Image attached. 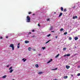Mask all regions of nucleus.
<instances>
[{
    "label": "nucleus",
    "instance_id": "1",
    "mask_svg": "<svg viewBox=\"0 0 80 80\" xmlns=\"http://www.w3.org/2000/svg\"><path fill=\"white\" fill-rule=\"evenodd\" d=\"M26 22H30V17H29L28 16L27 17Z\"/></svg>",
    "mask_w": 80,
    "mask_h": 80
},
{
    "label": "nucleus",
    "instance_id": "2",
    "mask_svg": "<svg viewBox=\"0 0 80 80\" xmlns=\"http://www.w3.org/2000/svg\"><path fill=\"white\" fill-rule=\"evenodd\" d=\"M9 47H12V50H14V46H13V44H10L9 46Z\"/></svg>",
    "mask_w": 80,
    "mask_h": 80
},
{
    "label": "nucleus",
    "instance_id": "3",
    "mask_svg": "<svg viewBox=\"0 0 80 80\" xmlns=\"http://www.w3.org/2000/svg\"><path fill=\"white\" fill-rule=\"evenodd\" d=\"M70 66L66 65V68L67 69H68V68H70Z\"/></svg>",
    "mask_w": 80,
    "mask_h": 80
},
{
    "label": "nucleus",
    "instance_id": "4",
    "mask_svg": "<svg viewBox=\"0 0 80 80\" xmlns=\"http://www.w3.org/2000/svg\"><path fill=\"white\" fill-rule=\"evenodd\" d=\"M24 42L25 43H28L30 42H29V41H25Z\"/></svg>",
    "mask_w": 80,
    "mask_h": 80
},
{
    "label": "nucleus",
    "instance_id": "5",
    "mask_svg": "<svg viewBox=\"0 0 80 80\" xmlns=\"http://www.w3.org/2000/svg\"><path fill=\"white\" fill-rule=\"evenodd\" d=\"M28 50H29V51H31V50H32V48L30 47L28 48Z\"/></svg>",
    "mask_w": 80,
    "mask_h": 80
},
{
    "label": "nucleus",
    "instance_id": "6",
    "mask_svg": "<svg viewBox=\"0 0 80 80\" xmlns=\"http://www.w3.org/2000/svg\"><path fill=\"white\" fill-rule=\"evenodd\" d=\"M78 39V37H75L74 38V39L75 40H77Z\"/></svg>",
    "mask_w": 80,
    "mask_h": 80
},
{
    "label": "nucleus",
    "instance_id": "7",
    "mask_svg": "<svg viewBox=\"0 0 80 80\" xmlns=\"http://www.w3.org/2000/svg\"><path fill=\"white\" fill-rule=\"evenodd\" d=\"M7 77V75H4L2 77V78H5Z\"/></svg>",
    "mask_w": 80,
    "mask_h": 80
},
{
    "label": "nucleus",
    "instance_id": "8",
    "mask_svg": "<svg viewBox=\"0 0 80 80\" xmlns=\"http://www.w3.org/2000/svg\"><path fill=\"white\" fill-rule=\"evenodd\" d=\"M73 19H75V18H77V16H76L75 17L73 16Z\"/></svg>",
    "mask_w": 80,
    "mask_h": 80
},
{
    "label": "nucleus",
    "instance_id": "9",
    "mask_svg": "<svg viewBox=\"0 0 80 80\" xmlns=\"http://www.w3.org/2000/svg\"><path fill=\"white\" fill-rule=\"evenodd\" d=\"M22 60L24 62H25V61H26V60H27V59H25V58H23L22 59Z\"/></svg>",
    "mask_w": 80,
    "mask_h": 80
},
{
    "label": "nucleus",
    "instance_id": "10",
    "mask_svg": "<svg viewBox=\"0 0 80 80\" xmlns=\"http://www.w3.org/2000/svg\"><path fill=\"white\" fill-rule=\"evenodd\" d=\"M61 11L62 12H63V7H61Z\"/></svg>",
    "mask_w": 80,
    "mask_h": 80
},
{
    "label": "nucleus",
    "instance_id": "11",
    "mask_svg": "<svg viewBox=\"0 0 80 80\" xmlns=\"http://www.w3.org/2000/svg\"><path fill=\"white\" fill-rule=\"evenodd\" d=\"M19 45H20V43H19L18 44V45L17 46L18 47V48H20V46Z\"/></svg>",
    "mask_w": 80,
    "mask_h": 80
},
{
    "label": "nucleus",
    "instance_id": "12",
    "mask_svg": "<svg viewBox=\"0 0 80 80\" xmlns=\"http://www.w3.org/2000/svg\"><path fill=\"white\" fill-rule=\"evenodd\" d=\"M60 55V54H58L56 55V56L55 57V58H57V57H58V56Z\"/></svg>",
    "mask_w": 80,
    "mask_h": 80
},
{
    "label": "nucleus",
    "instance_id": "13",
    "mask_svg": "<svg viewBox=\"0 0 80 80\" xmlns=\"http://www.w3.org/2000/svg\"><path fill=\"white\" fill-rule=\"evenodd\" d=\"M35 66L37 68H38V64H36Z\"/></svg>",
    "mask_w": 80,
    "mask_h": 80
},
{
    "label": "nucleus",
    "instance_id": "14",
    "mask_svg": "<svg viewBox=\"0 0 80 80\" xmlns=\"http://www.w3.org/2000/svg\"><path fill=\"white\" fill-rule=\"evenodd\" d=\"M68 78V76H64V78L65 79H66V78Z\"/></svg>",
    "mask_w": 80,
    "mask_h": 80
},
{
    "label": "nucleus",
    "instance_id": "15",
    "mask_svg": "<svg viewBox=\"0 0 80 80\" xmlns=\"http://www.w3.org/2000/svg\"><path fill=\"white\" fill-rule=\"evenodd\" d=\"M13 69H11V70L9 72H10V73H12V72H13Z\"/></svg>",
    "mask_w": 80,
    "mask_h": 80
},
{
    "label": "nucleus",
    "instance_id": "16",
    "mask_svg": "<svg viewBox=\"0 0 80 80\" xmlns=\"http://www.w3.org/2000/svg\"><path fill=\"white\" fill-rule=\"evenodd\" d=\"M64 30V29H63V28H61V29H60V31H61V32H62V31H63Z\"/></svg>",
    "mask_w": 80,
    "mask_h": 80
},
{
    "label": "nucleus",
    "instance_id": "17",
    "mask_svg": "<svg viewBox=\"0 0 80 80\" xmlns=\"http://www.w3.org/2000/svg\"><path fill=\"white\" fill-rule=\"evenodd\" d=\"M70 54H66V56L67 57H69V56H70Z\"/></svg>",
    "mask_w": 80,
    "mask_h": 80
},
{
    "label": "nucleus",
    "instance_id": "18",
    "mask_svg": "<svg viewBox=\"0 0 80 80\" xmlns=\"http://www.w3.org/2000/svg\"><path fill=\"white\" fill-rule=\"evenodd\" d=\"M66 11H67V9H64L63 12H66Z\"/></svg>",
    "mask_w": 80,
    "mask_h": 80
},
{
    "label": "nucleus",
    "instance_id": "19",
    "mask_svg": "<svg viewBox=\"0 0 80 80\" xmlns=\"http://www.w3.org/2000/svg\"><path fill=\"white\" fill-rule=\"evenodd\" d=\"M43 72H40L39 73H38V74H42V73Z\"/></svg>",
    "mask_w": 80,
    "mask_h": 80
},
{
    "label": "nucleus",
    "instance_id": "20",
    "mask_svg": "<svg viewBox=\"0 0 80 80\" xmlns=\"http://www.w3.org/2000/svg\"><path fill=\"white\" fill-rule=\"evenodd\" d=\"M66 49H67V48H63V50H66Z\"/></svg>",
    "mask_w": 80,
    "mask_h": 80
},
{
    "label": "nucleus",
    "instance_id": "21",
    "mask_svg": "<svg viewBox=\"0 0 80 80\" xmlns=\"http://www.w3.org/2000/svg\"><path fill=\"white\" fill-rule=\"evenodd\" d=\"M58 68H55V69H52V70H57Z\"/></svg>",
    "mask_w": 80,
    "mask_h": 80
},
{
    "label": "nucleus",
    "instance_id": "22",
    "mask_svg": "<svg viewBox=\"0 0 80 80\" xmlns=\"http://www.w3.org/2000/svg\"><path fill=\"white\" fill-rule=\"evenodd\" d=\"M50 40L48 41L47 42H46V44H47V43H48V42H50Z\"/></svg>",
    "mask_w": 80,
    "mask_h": 80
},
{
    "label": "nucleus",
    "instance_id": "23",
    "mask_svg": "<svg viewBox=\"0 0 80 80\" xmlns=\"http://www.w3.org/2000/svg\"><path fill=\"white\" fill-rule=\"evenodd\" d=\"M64 35H67V32H65L64 33Z\"/></svg>",
    "mask_w": 80,
    "mask_h": 80
},
{
    "label": "nucleus",
    "instance_id": "24",
    "mask_svg": "<svg viewBox=\"0 0 80 80\" xmlns=\"http://www.w3.org/2000/svg\"><path fill=\"white\" fill-rule=\"evenodd\" d=\"M50 35H51V34H49L47 36V37H50Z\"/></svg>",
    "mask_w": 80,
    "mask_h": 80
},
{
    "label": "nucleus",
    "instance_id": "25",
    "mask_svg": "<svg viewBox=\"0 0 80 80\" xmlns=\"http://www.w3.org/2000/svg\"><path fill=\"white\" fill-rule=\"evenodd\" d=\"M12 68V67H11L9 68V70H11Z\"/></svg>",
    "mask_w": 80,
    "mask_h": 80
},
{
    "label": "nucleus",
    "instance_id": "26",
    "mask_svg": "<svg viewBox=\"0 0 80 80\" xmlns=\"http://www.w3.org/2000/svg\"><path fill=\"white\" fill-rule=\"evenodd\" d=\"M42 49L43 50H44V49H45V47H42Z\"/></svg>",
    "mask_w": 80,
    "mask_h": 80
},
{
    "label": "nucleus",
    "instance_id": "27",
    "mask_svg": "<svg viewBox=\"0 0 80 80\" xmlns=\"http://www.w3.org/2000/svg\"><path fill=\"white\" fill-rule=\"evenodd\" d=\"M69 40H72V38L71 37H69Z\"/></svg>",
    "mask_w": 80,
    "mask_h": 80
},
{
    "label": "nucleus",
    "instance_id": "28",
    "mask_svg": "<svg viewBox=\"0 0 80 80\" xmlns=\"http://www.w3.org/2000/svg\"><path fill=\"white\" fill-rule=\"evenodd\" d=\"M47 21H50V19L48 18V19H47Z\"/></svg>",
    "mask_w": 80,
    "mask_h": 80
},
{
    "label": "nucleus",
    "instance_id": "29",
    "mask_svg": "<svg viewBox=\"0 0 80 80\" xmlns=\"http://www.w3.org/2000/svg\"><path fill=\"white\" fill-rule=\"evenodd\" d=\"M32 31V32H35V30H34V29H33Z\"/></svg>",
    "mask_w": 80,
    "mask_h": 80
},
{
    "label": "nucleus",
    "instance_id": "30",
    "mask_svg": "<svg viewBox=\"0 0 80 80\" xmlns=\"http://www.w3.org/2000/svg\"><path fill=\"white\" fill-rule=\"evenodd\" d=\"M52 29H53V28L51 27V28L50 30H52Z\"/></svg>",
    "mask_w": 80,
    "mask_h": 80
},
{
    "label": "nucleus",
    "instance_id": "31",
    "mask_svg": "<svg viewBox=\"0 0 80 80\" xmlns=\"http://www.w3.org/2000/svg\"><path fill=\"white\" fill-rule=\"evenodd\" d=\"M32 13V12H28V14L29 15L30 14H31Z\"/></svg>",
    "mask_w": 80,
    "mask_h": 80
},
{
    "label": "nucleus",
    "instance_id": "32",
    "mask_svg": "<svg viewBox=\"0 0 80 80\" xmlns=\"http://www.w3.org/2000/svg\"><path fill=\"white\" fill-rule=\"evenodd\" d=\"M50 61H48V62H47V63H50Z\"/></svg>",
    "mask_w": 80,
    "mask_h": 80
},
{
    "label": "nucleus",
    "instance_id": "33",
    "mask_svg": "<svg viewBox=\"0 0 80 80\" xmlns=\"http://www.w3.org/2000/svg\"><path fill=\"white\" fill-rule=\"evenodd\" d=\"M80 73H78V76H80Z\"/></svg>",
    "mask_w": 80,
    "mask_h": 80
},
{
    "label": "nucleus",
    "instance_id": "34",
    "mask_svg": "<svg viewBox=\"0 0 80 80\" xmlns=\"http://www.w3.org/2000/svg\"><path fill=\"white\" fill-rule=\"evenodd\" d=\"M62 13H60V16H62Z\"/></svg>",
    "mask_w": 80,
    "mask_h": 80
},
{
    "label": "nucleus",
    "instance_id": "35",
    "mask_svg": "<svg viewBox=\"0 0 80 80\" xmlns=\"http://www.w3.org/2000/svg\"><path fill=\"white\" fill-rule=\"evenodd\" d=\"M38 26H39V27H40V24H38Z\"/></svg>",
    "mask_w": 80,
    "mask_h": 80
},
{
    "label": "nucleus",
    "instance_id": "36",
    "mask_svg": "<svg viewBox=\"0 0 80 80\" xmlns=\"http://www.w3.org/2000/svg\"><path fill=\"white\" fill-rule=\"evenodd\" d=\"M0 38L1 39H2V38H2V37H0Z\"/></svg>",
    "mask_w": 80,
    "mask_h": 80
},
{
    "label": "nucleus",
    "instance_id": "37",
    "mask_svg": "<svg viewBox=\"0 0 80 80\" xmlns=\"http://www.w3.org/2000/svg\"><path fill=\"white\" fill-rule=\"evenodd\" d=\"M50 62H52V59H50Z\"/></svg>",
    "mask_w": 80,
    "mask_h": 80
},
{
    "label": "nucleus",
    "instance_id": "38",
    "mask_svg": "<svg viewBox=\"0 0 80 80\" xmlns=\"http://www.w3.org/2000/svg\"><path fill=\"white\" fill-rule=\"evenodd\" d=\"M38 55H39V56H40V55H41V54H38Z\"/></svg>",
    "mask_w": 80,
    "mask_h": 80
},
{
    "label": "nucleus",
    "instance_id": "39",
    "mask_svg": "<svg viewBox=\"0 0 80 80\" xmlns=\"http://www.w3.org/2000/svg\"><path fill=\"white\" fill-rule=\"evenodd\" d=\"M66 56H67V54L64 55V57H66Z\"/></svg>",
    "mask_w": 80,
    "mask_h": 80
},
{
    "label": "nucleus",
    "instance_id": "40",
    "mask_svg": "<svg viewBox=\"0 0 80 80\" xmlns=\"http://www.w3.org/2000/svg\"><path fill=\"white\" fill-rule=\"evenodd\" d=\"M55 38H57V36H55Z\"/></svg>",
    "mask_w": 80,
    "mask_h": 80
},
{
    "label": "nucleus",
    "instance_id": "41",
    "mask_svg": "<svg viewBox=\"0 0 80 80\" xmlns=\"http://www.w3.org/2000/svg\"><path fill=\"white\" fill-rule=\"evenodd\" d=\"M35 37V36L33 35V36H32V37Z\"/></svg>",
    "mask_w": 80,
    "mask_h": 80
},
{
    "label": "nucleus",
    "instance_id": "42",
    "mask_svg": "<svg viewBox=\"0 0 80 80\" xmlns=\"http://www.w3.org/2000/svg\"><path fill=\"white\" fill-rule=\"evenodd\" d=\"M78 68H80V66H78Z\"/></svg>",
    "mask_w": 80,
    "mask_h": 80
},
{
    "label": "nucleus",
    "instance_id": "43",
    "mask_svg": "<svg viewBox=\"0 0 80 80\" xmlns=\"http://www.w3.org/2000/svg\"><path fill=\"white\" fill-rule=\"evenodd\" d=\"M71 77H73V75H71Z\"/></svg>",
    "mask_w": 80,
    "mask_h": 80
},
{
    "label": "nucleus",
    "instance_id": "44",
    "mask_svg": "<svg viewBox=\"0 0 80 80\" xmlns=\"http://www.w3.org/2000/svg\"><path fill=\"white\" fill-rule=\"evenodd\" d=\"M6 38H8V36H7L6 37Z\"/></svg>",
    "mask_w": 80,
    "mask_h": 80
},
{
    "label": "nucleus",
    "instance_id": "45",
    "mask_svg": "<svg viewBox=\"0 0 80 80\" xmlns=\"http://www.w3.org/2000/svg\"><path fill=\"white\" fill-rule=\"evenodd\" d=\"M59 17H60V13L59 14Z\"/></svg>",
    "mask_w": 80,
    "mask_h": 80
},
{
    "label": "nucleus",
    "instance_id": "46",
    "mask_svg": "<svg viewBox=\"0 0 80 80\" xmlns=\"http://www.w3.org/2000/svg\"><path fill=\"white\" fill-rule=\"evenodd\" d=\"M51 32H55L54 31H52Z\"/></svg>",
    "mask_w": 80,
    "mask_h": 80
},
{
    "label": "nucleus",
    "instance_id": "47",
    "mask_svg": "<svg viewBox=\"0 0 80 80\" xmlns=\"http://www.w3.org/2000/svg\"><path fill=\"white\" fill-rule=\"evenodd\" d=\"M9 67V65L7 66V67Z\"/></svg>",
    "mask_w": 80,
    "mask_h": 80
},
{
    "label": "nucleus",
    "instance_id": "48",
    "mask_svg": "<svg viewBox=\"0 0 80 80\" xmlns=\"http://www.w3.org/2000/svg\"><path fill=\"white\" fill-rule=\"evenodd\" d=\"M53 80H57V79H53Z\"/></svg>",
    "mask_w": 80,
    "mask_h": 80
},
{
    "label": "nucleus",
    "instance_id": "49",
    "mask_svg": "<svg viewBox=\"0 0 80 80\" xmlns=\"http://www.w3.org/2000/svg\"><path fill=\"white\" fill-rule=\"evenodd\" d=\"M73 8H75V6H74L73 7Z\"/></svg>",
    "mask_w": 80,
    "mask_h": 80
},
{
    "label": "nucleus",
    "instance_id": "50",
    "mask_svg": "<svg viewBox=\"0 0 80 80\" xmlns=\"http://www.w3.org/2000/svg\"><path fill=\"white\" fill-rule=\"evenodd\" d=\"M29 33H30V34H31V33H32V32H29Z\"/></svg>",
    "mask_w": 80,
    "mask_h": 80
},
{
    "label": "nucleus",
    "instance_id": "51",
    "mask_svg": "<svg viewBox=\"0 0 80 80\" xmlns=\"http://www.w3.org/2000/svg\"><path fill=\"white\" fill-rule=\"evenodd\" d=\"M33 51H35V49H33Z\"/></svg>",
    "mask_w": 80,
    "mask_h": 80
},
{
    "label": "nucleus",
    "instance_id": "52",
    "mask_svg": "<svg viewBox=\"0 0 80 80\" xmlns=\"http://www.w3.org/2000/svg\"><path fill=\"white\" fill-rule=\"evenodd\" d=\"M35 15V13H33V15Z\"/></svg>",
    "mask_w": 80,
    "mask_h": 80
},
{
    "label": "nucleus",
    "instance_id": "53",
    "mask_svg": "<svg viewBox=\"0 0 80 80\" xmlns=\"http://www.w3.org/2000/svg\"><path fill=\"white\" fill-rule=\"evenodd\" d=\"M54 14H56V12H54Z\"/></svg>",
    "mask_w": 80,
    "mask_h": 80
}]
</instances>
